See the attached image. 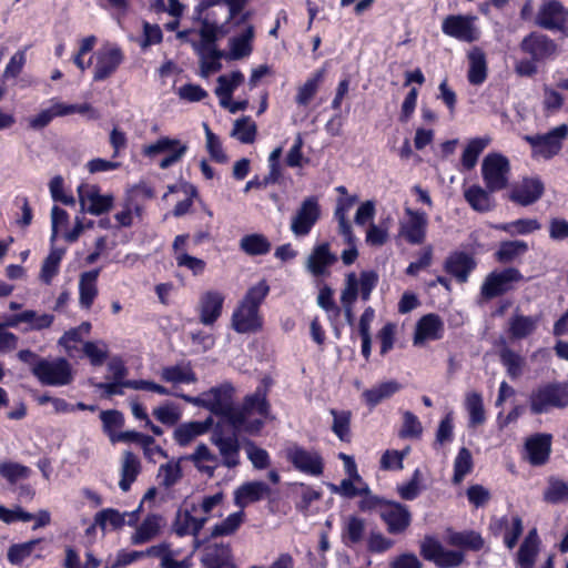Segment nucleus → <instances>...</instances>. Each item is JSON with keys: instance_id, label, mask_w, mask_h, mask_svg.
I'll return each instance as SVG.
<instances>
[{"instance_id": "43", "label": "nucleus", "mask_w": 568, "mask_h": 568, "mask_svg": "<svg viewBox=\"0 0 568 568\" xmlns=\"http://www.w3.org/2000/svg\"><path fill=\"white\" fill-rule=\"evenodd\" d=\"M203 564L205 568H235L229 545L207 547Z\"/></svg>"}, {"instance_id": "19", "label": "nucleus", "mask_w": 568, "mask_h": 568, "mask_svg": "<svg viewBox=\"0 0 568 568\" xmlns=\"http://www.w3.org/2000/svg\"><path fill=\"white\" fill-rule=\"evenodd\" d=\"M538 26L547 30L568 31V9L557 0H548L541 3L536 16Z\"/></svg>"}, {"instance_id": "26", "label": "nucleus", "mask_w": 568, "mask_h": 568, "mask_svg": "<svg viewBox=\"0 0 568 568\" xmlns=\"http://www.w3.org/2000/svg\"><path fill=\"white\" fill-rule=\"evenodd\" d=\"M524 52L531 55L534 61H542L552 58L557 53V44L544 34L531 33L521 42Z\"/></svg>"}, {"instance_id": "49", "label": "nucleus", "mask_w": 568, "mask_h": 568, "mask_svg": "<svg viewBox=\"0 0 568 568\" xmlns=\"http://www.w3.org/2000/svg\"><path fill=\"white\" fill-rule=\"evenodd\" d=\"M539 549V538L536 529H532L526 536L524 542L521 544L518 555L517 561L520 568H532L536 556Z\"/></svg>"}, {"instance_id": "37", "label": "nucleus", "mask_w": 568, "mask_h": 568, "mask_svg": "<svg viewBox=\"0 0 568 568\" xmlns=\"http://www.w3.org/2000/svg\"><path fill=\"white\" fill-rule=\"evenodd\" d=\"M187 459L193 463L200 473L209 477H213L220 466L219 457L205 444L197 445Z\"/></svg>"}, {"instance_id": "40", "label": "nucleus", "mask_w": 568, "mask_h": 568, "mask_svg": "<svg viewBox=\"0 0 568 568\" xmlns=\"http://www.w3.org/2000/svg\"><path fill=\"white\" fill-rule=\"evenodd\" d=\"M143 215L142 205L138 204L131 196H128L113 214L118 227H131L136 221H141Z\"/></svg>"}, {"instance_id": "12", "label": "nucleus", "mask_w": 568, "mask_h": 568, "mask_svg": "<svg viewBox=\"0 0 568 568\" xmlns=\"http://www.w3.org/2000/svg\"><path fill=\"white\" fill-rule=\"evenodd\" d=\"M78 197L81 210L92 215L108 213L114 205L112 193H102L94 184H81L78 187Z\"/></svg>"}, {"instance_id": "51", "label": "nucleus", "mask_w": 568, "mask_h": 568, "mask_svg": "<svg viewBox=\"0 0 568 568\" xmlns=\"http://www.w3.org/2000/svg\"><path fill=\"white\" fill-rule=\"evenodd\" d=\"M90 331L91 324L83 322L78 327L67 331L59 338L58 343L64 348L69 356H73L74 352L78 349V343H80L84 336L89 335Z\"/></svg>"}, {"instance_id": "24", "label": "nucleus", "mask_w": 568, "mask_h": 568, "mask_svg": "<svg viewBox=\"0 0 568 568\" xmlns=\"http://www.w3.org/2000/svg\"><path fill=\"white\" fill-rule=\"evenodd\" d=\"M337 261L334 253L331 252L327 243H322L312 250L306 258L305 267L315 277L329 275L331 266Z\"/></svg>"}, {"instance_id": "33", "label": "nucleus", "mask_w": 568, "mask_h": 568, "mask_svg": "<svg viewBox=\"0 0 568 568\" xmlns=\"http://www.w3.org/2000/svg\"><path fill=\"white\" fill-rule=\"evenodd\" d=\"M205 525V518L199 516L196 511L192 510V505L186 507L185 509H181L178 511L173 529L176 535L185 536V535H197L199 531Z\"/></svg>"}, {"instance_id": "2", "label": "nucleus", "mask_w": 568, "mask_h": 568, "mask_svg": "<svg viewBox=\"0 0 568 568\" xmlns=\"http://www.w3.org/2000/svg\"><path fill=\"white\" fill-rule=\"evenodd\" d=\"M270 292L265 280L251 286L232 315V326L241 334L255 333L263 326L260 305Z\"/></svg>"}, {"instance_id": "44", "label": "nucleus", "mask_w": 568, "mask_h": 568, "mask_svg": "<svg viewBox=\"0 0 568 568\" xmlns=\"http://www.w3.org/2000/svg\"><path fill=\"white\" fill-rule=\"evenodd\" d=\"M161 378L174 386L193 384L197 379L190 364H176L163 367Z\"/></svg>"}, {"instance_id": "41", "label": "nucleus", "mask_w": 568, "mask_h": 568, "mask_svg": "<svg viewBox=\"0 0 568 568\" xmlns=\"http://www.w3.org/2000/svg\"><path fill=\"white\" fill-rule=\"evenodd\" d=\"M225 496L222 491L202 497L197 504H192V510L205 518V524L213 517L221 516L224 509Z\"/></svg>"}, {"instance_id": "34", "label": "nucleus", "mask_w": 568, "mask_h": 568, "mask_svg": "<svg viewBox=\"0 0 568 568\" xmlns=\"http://www.w3.org/2000/svg\"><path fill=\"white\" fill-rule=\"evenodd\" d=\"M443 323L435 314L423 316L416 326L414 344L423 345L428 341H435L442 337Z\"/></svg>"}, {"instance_id": "3", "label": "nucleus", "mask_w": 568, "mask_h": 568, "mask_svg": "<svg viewBox=\"0 0 568 568\" xmlns=\"http://www.w3.org/2000/svg\"><path fill=\"white\" fill-rule=\"evenodd\" d=\"M270 416L265 394L257 390L245 398L242 408L234 409L229 419L236 432L256 435Z\"/></svg>"}, {"instance_id": "64", "label": "nucleus", "mask_w": 568, "mask_h": 568, "mask_svg": "<svg viewBox=\"0 0 568 568\" xmlns=\"http://www.w3.org/2000/svg\"><path fill=\"white\" fill-rule=\"evenodd\" d=\"M544 498L551 504L568 503V484L559 478H549Z\"/></svg>"}, {"instance_id": "46", "label": "nucleus", "mask_w": 568, "mask_h": 568, "mask_svg": "<svg viewBox=\"0 0 568 568\" xmlns=\"http://www.w3.org/2000/svg\"><path fill=\"white\" fill-rule=\"evenodd\" d=\"M243 81L244 74L241 71H233L230 74L219 77L215 94L220 100V105L229 103V99H232L233 92Z\"/></svg>"}, {"instance_id": "13", "label": "nucleus", "mask_w": 568, "mask_h": 568, "mask_svg": "<svg viewBox=\"0 0 568 568\" xmlns=\"http://www.w3.org/2000/svg\"><path fill=\"white\" fill-rule=\"evenodd\" d=\"M186 151V143H183L179 139H171L169 136H162L155 142L143 148V154L149 158H154L162 153L166 154V156L159 163L161 169H168L179 162L185 155Z\"/></svg>"}, {"instance_id": "10", "label": "nucleus", "mask_w": 568, "mask_h": 568, "mask_svg": "<svg viewBox=\"0 0 568 568\" xmlns=\"http://www.w3.org/2000/svg\"><path fill=\"white\" fill-rule=\"evenodd\" d=\"M123 60L124 54L119 45L104 43L92 55L93 80L98 82L106 80L115 73Z\"/></svg>"}, {"instance_id": "48", "label": "nucleus", "mask_w": 568, "mask_h": 568, "mask_svg": "<svg viewBox=\"0 0 568 568\" xmlns=\"http://www.w3.org/2000/svg\"><path fill=\"white\" fill-rule=\"evenodd\" d=\"M539 318L537 316H526L516 314L509 320V334L514 339L526 338L531 335L537 326Z\"/></svg>"}, {"instance_id": "9", "label": "nucleus", "mask_w": 568, "mask_h": 568, "mask_svg": "<svg viewBox=\"0 0 568 568\" xmlns=\"http://www.w3.org/2000/svg\"><path fill=\"white\" fill-rule=\"evenodd\" d=\"M283 456L295 469L303 474L314 477L323 474V459L315 450H308L295 443H290L284 447Z\"/></svg>"}, {"instance_id": "29", "label": "nucleus", "mask_w": 568, "mask_h": 568, "mask_svg": "<svg viewBox=\"0 0 568 568\" xmlns=\"http://www.w3.org/2000/svg\"><path fill=\"white\" fill-rule=\"evenodd\" d=\"M542 193L544 184L541 181L536 178H529L524 179L513 187L509 199L513 202L526 206L536 202Z\"/></svg>"}, {"instance_id": "63", "label": "nucleus", "mask_w": 568, "mask_h": 568, "mask_svg": "<svg viewBox=\"0 0 568 568\" xmlns=\"http://www.w3.org/2000/svg\"><path fill=\"white\" fill-rule=\"evenodd\" d=\"M82 351L93 366H101L109 355L108 344L101 339L85 342Z\"/></svg>"}, {"instance_id": "47", "label": "nucleus", "mask_w": 568, "mask_h": 568, "mask_svg": "<svg viewBox=\"0 0 568 568\" xmlns=\"http://www.w3.org/2000/svg\"><path fill=\"white\" fill-rule=\"evenodd\" d=\"M355 202L356 197L354 196L339 199L335 210V217L338 221V230L341 235L344 237L345 243H352L354 240V233L347 220V214Z\"/></svg>"}, {"instance_id": "53", "label": "nucleus", "mask_w": 568, "mask_h": 568, "mask_svg": "<svg viewBox=\"0 0 568 568\" xmlns=\"http://www.w3.org/2000/svg\"><path fill=\"white\" fill-rule=\"evenodd\" d=\"M464 195L466 201L475 211L487 212L494 207V200L491 199L489 191H486L478 185H473L465 190Z\"/></svg>"}, {"instance_id": "22", "label": "nucleus", "mask_w": 568, "mask_h": 568, "mask_svg": "<svg viewBox=\"0 0 568 568\" xmlns=\"http://www.w3.org/2000/svg\"><path fill=\"white\" fill-rule=\"evenodd\" d=\"M379 516L387 525L390 534L403 532L410 524V514L408 508L402 504L393 501L379 503Z\"/></svg>"}, {"instance_id": "36", "label": "nucleus", "mask_w": 568, "mask_h": 568, "mask_svg": "<svg viewBox=\"0 0 568 568\" xmlns=\"http://www.w3.org/2000/svg\"><path fill=\"white\" fill-rule=\"evenodd\" d=\"M211 426V418H207L203 422L184 423L175 428L173 438L176 444L184 447L190 445L196 437L207 433Z\"/></svg>"}, {"instance_id": "59", "label": "nucleus", "mask_w": 568, "mask_h": 568, "mask_svg": "<svg viewBox=\"0 0 568 568\" xmlns=\"http://www.w3.org/2000/svg\"><path fill=\"white\" fill-rule=\"evenodd\" d=\"M151 557V547L145 550H120L114 558H109L104 568H120Z\"/></svg>"}, {"instance_id": "42", "label": "nucleus", "mask_w": 568, "mask_h": 568, "mask_svg": "<svg viewBox=\"0 0 568 568\" xmlns=\"http://www.w3.org/2000/svg\"><path fill=\"white\" fill-rule=\"evenodd\" d=\"M475 265L471 256L463 252H456L446 260L445 268L458 281L466 282L468 274L474 270Z\"/></svg>"}, {"instance_id": "14", "label": "nucleus", "mask_w": 568, "mask_h": 568, "mask_svg": "<svg viewBox=\"0 0 568 568\" xmlns=\"http://www.w3.org/2000/svg\"><path fill=\"white\" fill-rule=\"evenodd\" d=\"M476 22L477 18L475 16L452 14L443 20L442 31L459 41L474 42L480 36Z\"/></svg>"}, {"instance_id": "17", "label": "nucleus", "mask_w": 568, "mask_h": 568, "mask_svg": "<svg viewBox=\"0 0 568 568\" xmlns=\"http://www.w3.org/2000/svg\"><path fill=\"white\" fill-rule=\"evenodd\" d=\"M53 322L54 315L28 308L22 310L19 313L6 316L3 325L12 328L24 325L22 327V332H33L50 328Z\"/></svg>"}, {"instance_id": "57", "label": "nucleus", "mask_w": 568, "mask_h": 568, "mask_svg": "<svg viewBox=\"0 0 568 568\" xmlns=\"http://www.w3.org/2000/svg\"><path fill=\"white\" fill-rule=\"evenodd\" d=\"M500 361L511 379H517L524 374L526 361L513 349L508 347L503 348L500 351Z\"/></svg>"}, {"instance_id": "16", "label": "nucleus", "mask_w": 568, "mask_h": 568, "mask_svg": "<svg viewBox=\"0 0 568 568\" xmlns=\"http://www.w3.org/2000/svg\"><path fill=\"white\" fill-rule=\"evenodd\" d=\"M211 443L217 448L220 465L235 468L241 464V444L235 434H224L215 429Z\"/></svg>"}, {"instance_id": "25", "label": "nucleus", "mask_w": 568, "mask_h": 568, "mask_svg": "<svg viewBox=\"0 0 568 568\" xmlns=\"http://www.w3.org/2000/svg\"><path fill=\"white\" fill-rule=\"evenodd\" d=\"M224 295L217 291L204 292L197 303L200 322L203 325L212 326L222 314Z\"/></svg>"}, {"instance_id": "38", "label": "nucleus", "mask_w": 568, "mask_h": 568, "mask_svg": "<svg viewBox=\"0 0 568 568\" xmlns=\"http://www.w3.org/2000/svg\"><path fill=\"white\" fill-rule=\"evenodd\" d=\"M469 68L467 78L470 84L480 85L487 79V60L485 52L474 47L468 51L467 54Z\"/></svg>"}, {"instance_id": "27", "label": "nucleus", "mask_w": 568, "mask_h": 568, "mask_svg": "<svg viewBox=\"0 0 568 568\" xmlns=\"http://www.w3.org/2000/svg\"><path fill=\"white\" fill-rule=\"evenodd\" d=\"M551 452V436L549 434H535L525 442V457L532 466L547 463Z\"/></svg>"}, {"instance_id": "55", "label": "nucleus", "mask_w": 568, "mask_h": 568, "mask_svg": "<svg viewBox=\"0 0 568 568\" xmlns=\"http://www.w3.org/2000/svg\"><path fill=\"white\" fill-rule=\"evenodd\" d=\"M491 139L488 135L471 139L462 155V164L467 170L473 169L480 153L489 145Z\"/></svg>"}, {"instance_id": "45", "label": "nucleus", "mask_w": 568, "mask_h": 568, "mask_svg": "<svg viewBox=\"0 0 568 568\" xmlns=\"http://www.w3.org/2000/svg\"><path fill=\"white\" fill-rule=\"evenodd\" d=\"M141 471L139 458L131 452H125L121 460V479L119 486L123 491H128L135 481Z\"/></svg>"}, {"instance_id": "39", "label": "nucleus", "mask_w": 568, "mask_h": 568, "mask_svg": "<svg viewBox=\"0 0 568 568\" xmlns=\"http://www.w3.org/2000/svg\"><path fill=\"white\" fill-rule=\"evenodd\" d=\"M400 389H402V385L398 382H396L394 379H389V381L381 382V383L374 385L373 387L364 390L362 396L368 406L375 407L383 400L390 398L394 394H396Z\"/></svg>"}, {"instance_id": "28", "label": "nucleus", "mask_w": 568, "mask_h": 568, "mask_svg": "<svg viewBox=\"0 0 568 568\" xmlns=\"http://www.w3.org/2000/svg\"><path fill=\"white\" fill-rule=\"evenodd\" d=\"M490 529L495 535L504 534L505 545L513 549L523 534V520L519 516L495 518L490 524Z\"/></svg>"}, {"instance_id": "56", "label": "nucleus", "mask_w": 568, "mask_h": 568, "mask_svg": "<svg viewBox=\"0 0 568 568\" xmlns=\"http://www.w3.org/2000/svg\"><path fill=\"white\" fill-rule=\"evenodd\" d=\"M465 408L469 415V425L471 427L481 425L486 420L483 397L477 392H469L465 396Z\"/></svg>"}, {"instance_id": "15", "label": "nucleus", "mask_w": 568, "mask_h": 568, "mask_svg": "<svg viewBox=\"0 0 568 568\" xmlns=\"http://www.w3.org/2000/svg\"><path fill=\"white\" fill-rule=\"evenodd\" d=\"M567 135L568 126L561 124L546 134L527 135L525 139L531 145L535 156L549 159L559 152Z\"/></svg>"}, {"instance_id": "4", "label": "nucleus", "mask_w": 568, "mask_h": 568, "mask_svg": "<svg viewBox=\"0 0 568 568\" xmlns=\"http://www.w3.org/2000/svg\"><path fill=\"white\" fill-rule=\"evenodd\" d=\"M31 371L41 384L48 386H65L73 381L72 366L62 357L38 359Z\"/></svg>"}, {"instance_id": "11", "label": "nucleus", "mask_w": 568, "mask_h": 568, "mask_svg": "<svg viewBox=\"0 0 568 568\" xmlns=\"http://www.w3.org/2000/svg\"><path fill=\"white\" fill-rule=\"evenodd\" d=\"M428 217L425 212L405 207L398 223V236L412 245L423 244L426 240Z\"/></svg>"}, {"instance_id": "62", "label": "nucleus", "mask_w": 568, "mask_h": 568, "mask_svg": "<svg viewBox=\"0 0 568 568\" xmlns=\"http://www.w3.org/2000/svg\"><path fill=\"white\" fill-rule=\"evenodd\" d=\"M231 135L242 143H252L256 136V124L248 116L239 119L234 122Z\"/></svg>"}, {"instance_id": "7", "label": "nucleus", "mask_w": 568, "mask_h": 568, "mask_svg": "<svg viewBox=\"0 0 568 568\" xmlns=\"http://www.w3.org/2000/svg\"><path fill=\"white\" fill-rule=\"evenodd\" d=\"M530 409L535 414L549 412L568 405V384H548L530 395Z\"/></svg>"}, {"instance_id": "35", "label": "nucleus", "mask_w": 568, "mask_h": 568, "mask_svg": "<svg viewBox=\"0 0 568 568\" xmlns=\"http://www.w3.org/2000/svg\"><path fill=\"white\" fill-rule=\"evenodd\" d=\"M100 270L83 272L79 278V304L89 310L98 296V277Z\"/></svg>"}, {"instance_id": "23", "label": "nucleus", "mask_w": 568, "mask_h": 568, "mask_svg": "<svg viewBox=\"0 0 568 568\" xmlns=\"http://www.w3.org/2000/svg\"><path fill=\"white\" fill-rule=\"evenodd\" d=\"M165 527L162 515L151 513L135 527L130 536V542L134 546L148 544L158 538Z\"/></svg>"}, {"instance_id": "50", "label": "nucleus", "mask_w": 568, "mask_h": 568, "mask_svg": "<svg viewBox=\"0 0 568 568\" xmlns=\"http://www.w3.org/2000/svg\"><path fill=\"white\" fill-rule=\"evenodd\" d=\"M446 541L452 546L475 551L484 547V539L478 532L473 530L459 532L448 531Z\"/></svg>"}, {"instance_id": "32", "label": "nucleus", "mask_w": 568, "mask_h": 568, "mask_svg": "<svg viewBox=\"0 0 568 568\" xmlns=\"http://www.w3.org/2000/svg\"><path fill=\"white\" fill-rule=\"evenodd\" d=\"M268 494L270 488L265 483L248 481L235 489L234 504L242 510L247 505L263 499Z\"/></svg>"}, {"instance_id": "54", "label": "nucleus", "mask_w": 568, "mask_h": 568, "mask_svg": "<svg viewBox=\"0 0 568 568\" xmlns=\"http://www.w3.org/2000/svg\"><path fill=\"white\" fill-rule=\"evenodd\" d=\"M271 242L260 233L248 234L240 240V248L247 255H265L271 251Z\"/></svg>"}, {"instance_id": "58", "label": "nucleus", "mask_w": 568, "mask_h": 568, "mask_svg": "<svg viewBox=\"0 0 568 568\" xmlns=\"http://www.w3.org/2000/svg\"><path fill=\"white\" fill-rule=\"evenodd\" d=\"M247 3L248 0H200L196 10L204 12L213 7L224 4L229 10L227 21L224 23L227 26L230 21L234 20L242 12Z\"/></svg>"}, {"instance_id": "8", "label": "nucleus", "mask_w": 568, "mask_h": 568, "mask_svg": "<svg viewBox=\"0 0 568 568\" xmlns=\"http://www.w3.org/2000/svg\"><path fill=\"white\" fill-rule=\"evenodd\" d=\"M510 165L504 155L499 153L487 154L481 163V175L489 192L505 189L509 181Z\"/></svg>"}, {"instance_id": "52", "label": "nucleus", "mask_w": 568, "mask_h": 568, "mask_svg": "<svg viewBox=\"0 0 568 568\" xmlns=\"http://www.w3.org/2000/svg\"><path fill=\"white\" fill-rule=\"evenodd\" d=\"M64 255L63 248L52 247L49 255L45 257V260L42 263L39 278L42 283L49 285L51 284L54 276L58 275L60 263L62 261V257Z\"/></svg>"}, {"instance_id": "60", "label": "nucleus", "mask_w": 568, "mask_h": 568, "mask_svg": "<svg viewBox=\"0 0 568 568\" xmlns=\"http://www.w3.org/2000/svg\"><path fill=\"white\" fill-rule=\"evenodd\" d=\"M94 521L102 530L120 529L125 525V515L118 509L106 508L95 515Z\"/></svg>"}, {"instance_id": "21", "label": "nucleus", "mask_w": 568, "mask_h": 568, "mask_svg": "<svg viewBox=\"0 0 568 568\" xmlns=\"http://www.w3.org/2000/svg\"><path fill=\"white\" fill-rule=\"evenodd\" d=\"M521 274L516 268H506L490 273L481 285V294L486 298H493L509 291L514 282L521 280Z\"/></svg>"}, {"instance_id": "18", "label": "nucleus", "mask_w": 568, "mask_h": 568, "mask_svg": "<svg viewBox=\"0 0 568 568\" xmlns=\"http://www.w3.org/2000/svg\"><path fill=\"white\" fill-rule=\"evenodd\" d=\"M420 552L426 560L433 561L437 567L452 568L459 566L464 555L457 550H447L433 537H426L420 545Z\"/></svg>"}, {"instance_id": "6", "label": "nucleus", "mask_w": 568, "mask_h": 568, "mask_svg": "<svg viewBox=\"0 0 568 568\" xmlns=\"http://www.w3.org/2000/svg\"><path fill=\"white\" fill-rule=\"evenodd\" d=\"M182 398L195 406H203L213 414L225 416L227 420L235 409L233 408V387L230 385L214 387L197 397L182 396Z\"/></svg>"}, {"instance_id": "61", "label": "nucleus", "mask_w": 568, "mask_h": 568, "mask_svg": "<svg viewBox=\"0 0 568 568\" xmlns=\"http://www.w3.org/2000/svg\"><path fill=\"white\" fill-rule=\"evenodd\" d=\"M243 510L230 514L225 519L215 524L211 530L212 537H222L233 535L243 524Z\"/></svg>"}, {"instance_id": "20", "label": "nucleus", "mask_w": 568, "mask_h": 568, "mask_svg": "<svg viewBox=\"0 0 568 568\" xmlns=\"http://www.w3.org/2000/svg\"><path fill=\"white\" fill-rule=\"evenodd\" d=\"M320 217L318 201L314 196L305 199L292 217L291 231L295 236L307 235Z\"/></svg>"}, {"instance_id": "1", "label": "nucleus", "mask_w": 568, "mask_h": 568, "mask_svg": "<svg viewBox=\"0 0 568 568\" xmlns=\"http://www.w3.org/2000/svg\"><path fill=\"white\" fill-rule=\"evenodd\" d=\"M227 33L226 24L211 21L207 14L202 20L200 30L179 32L178 37L193 47L200 55L202 74L207 77L222 68L220 60L225 54L216 49L215 41Z\"/></svg>"}, {"instance_id": "5", "label": "nucleus", "mask_w": 568, "mask_h": 568, "mask_svg": "<svg viewBox=\"0 0 568 568\" xmlns=\"http://www.w3.org/2000/svg\"><path fill=\"white\" fill-rule=\"evenodd\" d=\"M377 281L378 276L373 271H364L361 273L359 277H357L355 273L346 275L345 287L341 294V302L348 318L352 316V307L358 294H361L364 301H367Z\"/></svg>"}, {"instance_id": "31", "label": "nucleus", "mask_w": 568, "mask_h": 568, "mask_svg": "<svg viewBox=\"0 0 568 568\" xmlns=\"http://www.w3.org/2000/svg\"><path fill=\"white\" fill-rule=\"evenodd\" d=\"M255 38V29L247 24L239 34L229 39V52L225 58L229 60H240L248 57L253 50V40Z\"/></svg>"}, {"instance_id": "30", "label": "nucleus", "mask_w": 568, "mask_h": 568, "mask_svg": "<svg viewBox=\"0 0 568 568\" xmlns=\"http://www.w3.org/2000/svg\"><path fill=\"white\" fill-rule=\"evenodd\" d=\"M181 556V550L173 549L168 542L151 546V557L159 559V566L161 568H190V558H182Z\"/></svg>"}]
</instances>
